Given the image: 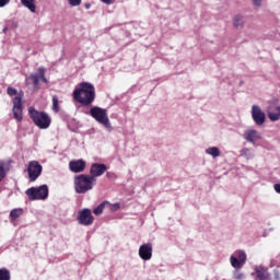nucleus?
<instances>
[{"instance_id": "nucleus-18", "label": "nucleus", "mask_w": 280, "mask_h": 280, "mask_svg": "<svg viewBox=\"0 0 280 280\" xmlns=\"http://www.w3.org/2000/svg\"><path fill=\"white\" fill-rule=\"evenodd\" d=\"M139 255L141 259H150L152 257V247L150 246H141L139 249Z\"/></svg>"}, {"instance_id": "nucleus-27", "label": "nucleus", "mask_w": 280, "mask_h": 280, "mask_svg": "<svg viewBox=\"0 0 280 280\" xmlns=\"http://www.w3.org/2000/svg\"><path fill=\"white\" fill-rule=\"evenodd\" d=\"M58 104V96H52V110H55V113H58V110H60Z\"/></svg>"}, {"instance_id": "nucleus-21", "label": "nucleus", "mask_w": 280, "mask_h": 280, "mask_svg": "<svg viewBox=\"0 0 280 280\" xmlns=\"http://www.w3.org/2000/svg\"><path fill=\"white\" fill-rule=\"evenodd\" d=\"M22 5L27 8L30 12H36V0H21Z\"/></svg>"}, {"instance_id": "nucleus-25", "label": "nucleus", "mask_w": 280, "mask_h": 280, "mask_svg": "<svg viewBox=\"0 0 280 280\" xmlns=\"http://www.w3.org/2000/svg\"><path fill=\"white\" fill-rule=\"evenodd\" d=\"M106 209H108L109 211H119L120 206L119 203H110L106 201Z\"/></svg>"}, {"instance_id": "nucleus-23", "label": "nucleus", "mask_w": 280, "mask_h": 280, "mask_svg": "<svg viewBox=\"0 0 280 280\" xmlns=\"http://www.w3.org/2000/svg\"><path fill=\"white\" fill-rule=\"evenodd\" d=\"M22 215H23V209H22V208L13 209V210L10 212V219H11L12 221L18 220V218H21Z\"/></svg>"}, {"instance_id": "nucleus-19", "label": "nucleus", "mask_w": 280, "mask_h": 280, "mask_svg": "<svg viewBox=\"0 0 280 280\" xmlns=\"http://www.w3.org/2000/svg\"><path fill=\"white\" fill-rule=\"evenodd\" d=\"M240 156H242L243 159H246V161H250L255 159V152H253L252 149L243 148L240 150Z\"/></svg>"}, {"instance_id": "nucleus-16", "label": "nucleus", "mask_w": 280, "mask_h": 280, "mask_svg": "<svg viewBox=\"0 0 280 280\" xmlns=\"http://www.w3.org/2000/svg\"><path fill=\"white\" fill-rule=\"evenodd\" d=\"M253 276H256V279L259 280H269L270 279V273H268V269L264 267H256L255 268V273Z\"/></svg>"}, {"instance_id": "nucleus-24", "label": "nucleus", "mask_w": 280, "mask_h": 280, "mask_svg": "<svg viewBox=\"0 0 280 280\" xmlns=\"http://www.w3.org/2000/svg\"><path fill=\"white\" fill-rule=\"evenodd\" d=\"M106 201H103L101 205H98L95 209H94V211H93V213L95 214V215H102V213H104V209H106Z\"/></svg>"}, {"instance_id": "nucleus-33", "label": "nucleus", "mask_w": 280, "mask_h": 280, "mask_svg": "<svg viewBox=\"0 0 280 280\" xmlns=\"http://www.w3.org/2000/svg\"><path fill=\"white\" fill-rule=\"evenodd\" d=\"M3 34H5V32H8V26H5L3 30H2Z\"/></svg>"}, {"instance_id": "nucleus-11", "label": "nucleus", "mask_w": 280, "mask_h": 280, "mask_svg": "<svg viewBox=\"0 0 280 280\" xmlns=\"http://www.w3.org/2000/svg\"><path fill=\"white\" fill-rule=\"evenodd\" d=\"M243 139L252 145H257V141H261V132L257 129H246L243 132Z\"/></svg>"}, {"instance_id": "nucleus-8", "label": "nucleus", "mask_w": 280, "mask_h": 280, "mask_svg": "<svg viewBox=\"0 0 280 280\" xmlns=\"http://www.w3.org/2000/svg\"><path fill=\"white\" fill-rule=\"evenodd\" d=\"M39 80L44 81L47 84V78H45V68H39L37 73H33L26 78V86L34 84V90L37 91Z\"/></svg>"}, {"instance_id": "nucleus-22", "label": "nucleus", "mask_w": 280, "mask_h": 280, "mask_svg": "<svg viewBox=\"0 0 280 280\" xmlns=\"http://www.w3.org/2000/svg\"><path fill=\"white\" fill-rule=\"evenodd\" d=\"M234 27H244V15L236 14L233 19Z\"/></svg>"}, {"instance_id": "nucleus-1", "label": "nucleus", "mask_w": 280, "mask_h": 280, "mask_svg": "<svg viewBox=\"0 0 280 280\" xmlns=\"http://www.w3.org/2000/svg\"><path fill=\"white\" fill-rule=\"evenodd\" d=\"M73 97L79 104L89 106V104H93L95 100V86L91 83L83 82L75 88Z\"/></svg>"}, {"instance_id": "nucleus-34", "label": "nucleus", "mask_w": 280, "mask_h": 280, "mask_svg": "<svg viewBox=\"0 0 280 280\" xmlns=\"http://www.w3.org/2000/svg\"><path fill=\"white\" fill-rule=\"evenodd\" d=\"M85 8H86V10H89V8H91V4H86Z\"/></svg>"}, {"instance_id": "nucleus-30", "label": "nucleus", "mask_w": 280, "mask_h": 280, "mask_svg": "<svg viewBox=\"0 0 280 280\" xmlns=\"http://www.w3.org/2000/svg\"><path fill=\"white\" fill-rule=\"evenodd\" d=\"M102 3H105V5H113L115 3V0H101Z\"/></svg>"}, {"instance_id": "nucleus-17", "label": "nucleus", "mask_w": 280, "mask_h": 280, "mask_svg": "<svg viewBox=\"0 0 280 280\" xmlns=\"http://www.w3.org/2000/svg\"><path fill=\"white\" fill-rule=\"evenodd\" d=\"M205 152L208 156H211V159H219V156H222V151L218 147H209Z\"/></svg>"}, {"instance_id": "nucleus-15", "label": "nucleus", "mask_w": 280, "mask_h": 280, "mask_svg": "<svg viewBox=\"0 0 280 280\" xmlns=\"http://www.w3.org/2000/svg\"><path fill=\"white\" fill-rule=\"evenodd\" d=\"M246 262V254L245 253H240L238 258L235 256L231 257V264L233 268H240L241 266H244Z\"/></svg>"}, {"instance_id": "nucleus-31", "label": "nucleus", "mask_w": 280, "mask_h": 280, "mask_svg": "<svg viewBox=\"0 0 280 280\" xmlns=\"http://www.w3.org/2000/svg\"><path fill=\"white\" fill-rule=\"evenodd\" d=\"M10 3V0H0V8H5Z\"/></svg>"}, {"instance_id": "nucleus-13", "label": "nucleus", "mask_w": 280, "mask_h": 280, "mask_svg": "<svg viewBox=\"0 0 280 280\" xmlns=\"http://www.w3.org/2000/svg\"><path fill=\"white\" fill-rule=\"evenodd\" d=\"M267 116L271 121H279L280 119V105L279 104H270L267 107Z\"/></svg>"}, {"instance_id": "nucleus-14", "label": "nucleus", "mask_w": 280, "mask_h": 280, "mask_svg": "<svg viewBox=\"0 0 280 280\" xmlns=\"http://www.w3.org/2000/svg\"><path fill=\"white\" fill-rule=\"evenodd\" d=\"M69 167L74 174H80V172L86 168V162L83 160L71 161Z\"/></svg>"}, {"instance_id": "nucleus-5", "label": "nucleus", "mask_w": 280, "mask_h": 280, "mask_svg": "<svg viewBox=\"0 0 280 280\" xmlns=\"http://www.w3.org/2000/svg\"><path fill=\"white\" fill-rule=\"evenodd\" d=\"M90 115L95 119L98 124L104 126L108 132H113V125L110 124V119H108V110L94 106L90 109Z\"/></svg>"}, {"instance_id": "nucleus-4", "label": "nucleus", "mask_w": 280, "mask_h": 280, "mask_svg": "<svg viewBox=\"0 0 280 280\" xmlns=\"http://www.w3.org/2000/svg\"><path fill=\"white\" fill-rule=\"evenodd\" d=\"M28 115L34 121L35 126H37V128H40V130H47V128L51 126V118L49 117V115H47V113L38 112L34 107H30Z\"/></svg>"}, {"instance_id": "nucleus-10", "label": "nucleus", "mask_w": 280, "mask_h": 280, "mask_svg": "<svg viewBox=\"0 0 280 280\" xmlns=\"http://www.w3.org/2000/svg\"><path fill=\"white\" fill-rule=\"evenodd\" d=\"M28 177L31 183H34L43 174V165L38 161H31L27 167Z\"/></svg>"}, {"instance_id": "nucleus-29", "label": "nucleus", "mask_w": 280, "mask_h": 280, "mask_svg": "<svg viewBox=\"0 0 280 280\" xmlns=\"http://www.w3.org/2000/svg\"><path fill=\"white\" fill-rule=\"evenodd\" d=\"M254 8H261L264 5V0H250Z\"/></svg>"}, {"instance_id": "nucleus-32", "label": "nucleus", "mask_w": 280, "mask_h": 280, "mask_svg": "<svg viewBox=\"0 0 280 280\" xmlns=\"http://www.w3.org/2000/svg\"><path fill=\"white\" fill-rule=\"evenodd\" d=\"M273 189H275L276 194L280 195V184H275Z\"/></svg>"}, {"instance_id": "nucleus-2", "label": "nucleus", "mask_w": 280, "mask_h": 280, "mask_svg": "<svg viewBox=\"0 0 280 280\" xmlns=\"http://www.w3.org/2000/svg\"><path fill=\"white\" fill-rule=\"evenodd\" d=\"M9 97H12V113L16 121H23V92H19L16 89L9 86L7 89Z\"/></svg>"}, {"instance_id": "nucleus-6", "label": "nucleus", "mask_w": 280, "mask_h": 280, "mask_svg": "<svg viewBox=\"0 0 280 280\" xmlns=\"http://www.w3.org/2000/svg\"><path fill=\"white\" fill-rule=\"evenodd\" d=\"M28 200H47L49 197V187L42 185L39 187H32L25 191Z\"/></svg>"}, {"instance_id": "nucleus-35", "label": "nucleus", "mask_w": 280, "mask_h": 280, "mask_svg": "<svg viewBox=\"0 0 280 280\" xmlns=\"http://www.w3.org/2000/svg\"><path fill=\"white\" fill-rule=\"evenodd\" d=\"M107 176H110V173H107Z\"/></svg>"}, {"instance_id": "nucleus-12", "label": "nucleus", "mask_w": 280, "mask_h": 280, "mask_svg": "<svg viewBox=\"0 0 280 280\" xmlns=\"http://www.w3.org/2000/svg\"><path fill=\"white\" fill-rule=\"evenodd\" d=\"M106 170H108V167H106L105 164H97L94 163L92 164L91 168H90V177L95 178L97 180V178H100V176H103L104 172H106Z\"/></svg>"}, {"instance_id": "nucleus-9", "label": "nucleus", "mask_w": 280, "mask_h": 280, "mask_svg": "<svg viewBox=\"0 0 280 280\" xmlns=\"http://www.w3.org/2000/svg\"><path fill=\"white\" fill-rule=\"evenodd\" d=\"M77 220L79 224H82V226H91L93 224V221L95 220L93 218V213L91 212V209H82L79 210Z\"/></svg>"}, {"instance_id": "nucleus-7", "label": "nucleus", "mask_w": 280, "mask_h": 280, "mask_svg": "<svg viewBox=\"0 0 280 280\" xmlns=\"http://www.w3.org/2000/svg\"><path fill=\"white\" fill-rule=\"evenodd\" d=\"M252 119L256 126H264L266 124V113L258 105H253L250 110Z\"/></svg>"}, {"instance_id": "nucleus-20", "label": "nucleus", "mask_w": 280, "mask_h": 280, "mask_svg": "<svg viewBox=\"0 0 280 280\" xmlns=\"http://www.w3.org/2000/svg\"><path fill=\"white\" fill-rule=\"evenodd\" d=\"M8 172H10V164L8 162H0V182L5 178Z\"/></svg>"}, {"instance_id": "nucleus-28", "label": "nucleus", "mask_w": 280, "mask_h": 280, "mask_svg": "<svg viewBox=\"0 0 280 280\" xmlns=\"http://www.w3.org/2000/svg\"><path fill=\"white\" fill-rule=\"evenodd\" d=\"M68 3L72 8H78L79 5H82V0H68Z\"/></svg>"}, {"instance_id": "nucleus-3", "label": "nucleus", "mask_w": 280, "mask_h": 280, "mask_svg": "<svg viewBox=\"0 0 280 280\" xmlns=\"http://www.w3.org/2000/svg\"><path fill=\"white\" fill-rule=\"evenodd\" d=\"M97 179L89 175H79L74 178V190L77 194H86L95 187Z\"/></svg>"}, {"instance_id": "nucleus-26", "label": "nucleus", "mask_w": 280, "mask_h": 280, "mask_svg": "<svg viewBox=\"0 0 280 280\" xmlns=\"http://www.w3.org/2000/svg\"><path fill=\"white\" fill-rule=\"evenodd\" d=\"M0 280H10V271L0 269Z\"/></svg>"}, {"instance_id": "nucleus-36", "label": "nucleus", "mask_w": 280, "mask_h": 280, "mask_svg": "<svg viewBox=\"0 0 280 280\" xmlns=\"http://www.w3.org/2000/svg\"><path fill=\"white\" fill-rule=\"evenodd\" d=\"M143 246H148V244H144Z\"/></svg>"}]
</instances>
